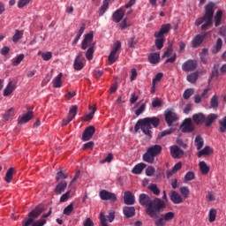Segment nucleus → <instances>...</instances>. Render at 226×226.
Listing matches in <instances>:
<instances>
[{
  "mask_svg": "<svg viewBox=\"0 0 226 226\" xmlns=\"http://www.w3.org/2000/svg\"><path fill=\"white\" fill-rule=\"evenodd\" d=\"M139 202L146 207V214L153 219H158L159 215L167 207L166 202L160 198L152 200L147 194L139 195Z\"/></svg>",
  "mask_w": 226,
  "mask_h": 226,
  "instance_id": "1",
  "label": "nucleus"
},
{
  "mask_svg": "<svg viewBox=\"0 0 226 226\" xmlns=\"http://www.w3.org/2000/svg\"><path fill=\"white\" fill-rule=\"evenodd\" d=\"M161 120L158 117H147L146 118H140L135 124L134 131L138 132L140 129L142 132L149 139L153 138L152 129L157 128L160 125ZM153 126V127H152Z\"/></svg>",
  "mask_w": 226,
  "mask_h": 226,
  "instance_id": "2",
  "label": "nucleus"
},
{
  "mask_svg": "<svg viewBox=\"0 0 226 226\" xmlns=\"http://www.w3.org/2000/svg\"><path fill=\"white\" fill-rule=\"evenodd\" d=\"M44 212L43 206H37L34 210H32L28 215L26 220L22 221V226H44L47 222L46 218L49 217L52 214V209H49L48 214L41 215V219L34 222V219L38 218Z\"/></svg>",
  "mask_w": 226,
  "mask_h": 226,
  "instance_id": "3",
  "label": "nucleus"
},
{
  "mask_svg": "<svg viewBox=\"0 0 226 226\" xmlns=\"http://www.w3.org/2000/svg\"><path fill=\"white\" fill-rule=\"evenodd\" d=\"M213 17H215V4L213 2H209L205 6V14L201 18H198L195 21V26H201V30L206 31L209 26H213Z\"/></svg>",
  "mask_w": 226,
  "mask_h": 226,
  "instance_id": "4",
  "label": "nucleus"
},
{
  "mask_svg": "<svg viewBox=\"0 0 226 226\" xmlns=\"http://www.w3.org/2000/svg\"><path fill=\"white\" fill-rule=\"evenodd\" d=\"M216 119H218V115L215 113H210L207 117H206L204 113H195L192 115V118L191 120H192L196 125L205 124L206 127H209L213 125Z\"/></svg>",
  "mask_w": 226,
  "mask_h": 226,
  "instance_id": "5",
  "label": "nucleus"
},
{
  "mask_svg": "<svg viewBox=\"0 0 226 226\" xmlns=\"http://www.w3.org/2000/svg\"><path fill=\"white\" fill-rule=\"evenodd\" d=\"M162 151V145H153L149 147L143 155V161L150 164L154 163L155 157L161 154Z\"/></svg>",
  "mask_w": 226,
  "mask_h": 226,
  "instance_id": "6",
  "label": "nucleus"
},
{
  "mask_svg": "<svg viewBox=\"0 0 226 226\" xmlns=\"http://www.w3.org/2000/svg\"><path fill=\"white\" fill-rule=\"evenodd\" d=\"M121 48H122L121 41H117L114 43V47L111 49V51H110V53H109V55L108 56V60H109L110 64H115L117 61L118 56L117 54L121 49Z\"/></svg>",
  "mask_w": 226,
  "mask_h": 226,
  "instance_id": "7",
  "label": "nucleus"
},
{
  "mask_svg": "<svg viewBox=\"0 0 226 226\" xmlns=\"http://www.w3.org/2000/svg\"><path fill=\"white\" fill-rule=\"evenodd\" d=\"M176 217L174 212H168L164 215H161V217L154 222L155 226H166L167 222L172 221Z\"/></svg>",
  "mask_w": 226,
  "mask_h": 226,
  "instance_id": "8",
  "label": "nucleus"
},
{
  "mask_svg": "<svg viewBox=\"0 0 226 226\" xmlns=\"http://www.w3.org/2000/svg\"><path fill=\"white\" fill-rule=\"evenodd\" d=\"M179 117L174 111H170V109H166L164 111V120L169 127L172 126L174 123L177 122Z\"/></svg>",
  "mask_w": 226,
  "mask_h": 226,
  "instance_id": "9",
  "label": "nucleus"
},
{
  "mask_svg": "<svg viewBox=\"0 0 226 226\" xmlns=\"http://www.w3.org/2000/svg\"><path fill=\"white\" fill-rule=\"evenodd\" d=\"M91 46L95 47V42H94V34H87L81 42V49L86 50L90 49Z\"/></svg>",
  "mask_w": 226,
  "mask_h": 226,
  "instance_id": "10",
  "label": "nucleus"
},
{
  "mask_svg": "<svg viewBox=\"0 0 226 226\" xmlns=\"http://www.w3.org/2000/svg\"><path fill=\"white\" fill-rule=\"evenodd\" d=\"M198 64L195 59H188L182 64V70L185 72H192L197 69Z\"/></svg>",
  "mask_w": 226,
  "mask_h": 226,
  "instance_id": "11",
  "label": "nucleus"
},
{
  "mask_svg": "<svg viewBox=\"0 0 226 226\" xmlns=\"http://www.w3.org/2000/svg\"><path fill=\"white\" fill-rule=\"evenodd\" d=\"M181 132L184 133H192L195 130V125L192 122V118H185L180 125Z\"/></svg>",
  "mask_w": 226,
  "mask_h": 226,
  "instance_id": "12",
  "label": "nucleus"
},
{
  "mask_svg": "<svg viewBox=\"0 0 226 226\" xmlns=\"http://www.w3.org/2000/svg\"><path fill=\"white\" fill-rule=\"evenodd\" d=\"M99 197L102 200H109L112 203H115L117 201V197L115 193L109 192L106 190H102L99 192Z\"/></svg>",
  "mask_w": 226,
  "mask_h": 226,
  "instance_id": "13",
  "label": "nucleus"
},
{
  "mask_svg": "<svg viewBox=\"0 0 226 226\" xmlns=\"http://www.w3.org/2000/svg\"><path fill=\"white\" fill-rule=\"evenodd\" d=\"M171 28H172V26L170 23L162 24L160 30L154 33V37L164 38V35L168 34L170 32Z\"/></svg>",
  "mask_w": 226,
  "mask_h": 226,
  "instance_id": "14",
  "label": "nucleus"
},
{
  "mask_svg": "<svg viewBox=\"0 0 226 226\" xmlns=\"http://www.w3.org/2000/svg\"><path fill=\"white\" fill-rule=\"evenodd\" d=\"M95 133V127L94 125H89L87 127L85 131L82 132V140L88 141L91 140Z\"/></svg>",
  "mask_w": 226,
  "mask_h": 226,
  "instance_id": "15",
  "label": "nucleus"
},
{
  "mask_svg": "<svg viewBox=\"0 0 226 226\" xmlns=\"http://www.w3.org/2000/svg\"><path fill=\"white\" fill-rule=\"evenodd\" d=\"M116 218V214L115 212H111L109 214V215L106 217L104 213H100V222L102 226H109L108 222H113Z\"/></svg>",
  "mask_w": 226,
  "mask_h": 226,
  "instance_id": "16",
  "label": "nucleus"
},
{
  "mask_svg": "<svg viewBox=\"0 0 226 226\" xmlns=\"http://www.w3.org/2000/svg\"><path fill=\"white\" fill-rule=\"evenodd\" d=\"M84 57H83V53H79L73 63V68L75 71H81L84 68Z\"/></svg>",
  "mask_w": 226,
  "mask_h": 226,
  "instance_id": "17",
  "label": "nucleus"
},
{
  "mask_svg": "<svg viewBox=\"0 0 226 226\" xmlns=\"http://www.w3.org/2000/svg\"><path fill=\"white\" fill-rule=\"evenodd\" d=\"M170 154L174 159H180L185 155V151L177 145H173V147H170Z\"/></svg>",
  "mask_w": 226,
  "mask_h": 226,
  "instance_id": "18",
  "label": "nucleus"
},
{
  "mask_svg": "<svg viewBox=\"0 0 226 226\" xmlns=\"http://www.w3.org/2000/svg\"><path fill=\"white\" fill-rule=\"evenodd\" d=\"M125 11L123 8L117 9L114 13L112 14V20L115 23H120L124 17Z\"/></svg>",
  "mask_w": 226,
  "mask_h": 226,
  "instance_id": "19",
  "label": "nucleus"
},
{
  "mask_svg": "<svg viewBox=\"0 0 226 226\" xmlns=\"http://www.w3.org/2000/svg\"><path fill=\"white\" fill-rule=\"evenodd\" d=\"M34 117V111H27V113H26V115H23V117H19L18 124H24L29 122Z\"/></svg>",
  "mask_w": 226,
  "mask_h": 226,
  "instance_id": "20",
  "label": "nucleus"
},
{
  "mask_svg": "<svg viewBox=\"0 0 226 226\" xmlns=\"http://www.w3.org/2000/svg\"><path fill=\"white\" fill-rule=\"evenodd\" d=\"M67 186V182L63 180L56 185V188L54 189V192L57 195H61L63 192H65Z\"/></svg>",
  "mask_w": 226,
  "mask_h": 226,
  "instance_id": "21",
  "label": "nucleus"
},
{
  "mask_svg": "<svg viewBox=\"0 0 226 226\" xmlns=\"http://www.w3.org/2000/svg\"><path fill=\"white\" fill-rule=\"evenodd\" d=\"M205 38H206V34H197L192 41V48H194V49L199 48L204 41Z\"/></svg>",
  "mask_w": 226,
  "mask_h": 226,
  "instance_id": "22",
  "label": "nucleus"
},
{
  "mask_svg": "<svg viewBox=\"0 0 226 226\" xmlns=\"http://www.w3.org/2000/svg\"><path fill=\"white\" fill-rule=\"evenodd\" d=\"M170 199L174 204L184 203L182 196L178 194L176 191L171 192V193L170 194Z\"/></svg>",
  "mask_w": 226,
  "mask_h": 226,
  "instance_id": "23",
  "label": "nucleus"
},
{
  "mask_svg": "<svg viewBox=\"0 0 226 226\" xmlns=\"http://www.w3.org/2000/svg\"><path fill=\"white\" fill-rule=\"evenodd\" d=\"M124 202L125 205L129 206L135 204V197L132 195L131 192H124Z\"/></svg>",
  "mask_w": 226,
  "mask_h": 226,
  "instance_id": "24",
  "label": "nucleus"
},
{
  "mask_svg": "<svg viewBox=\"0 0 226 226\" xmlns=\"http://www.w3.org/2000/svg\"><path fill=\"white\" fill-rule=\"evenodd\" d=\"M200 75V72H199V71L191 72V73L187 74L186 80L191 84H195V83H197V80L199 79Z\"/></svg>",
  "mask_w": 226,
  "mask_h": 226,
  "instance_id": "25",
  "label": "nucleus"
},
{
  "mask_svg": "<svg viewBox=\"0 0 226 226\" xmlns=\"http://www.w3.org/2000/svg\"><path fill=\"white\" fill-rule=\"evenodd\" d=\"M161 54L159 52L151 53L148 56V60L152 64H157L160 63Z\"/></svg>",
  "mask_w": 226,
  "mask_h": 226,
  "instance_id": "26",
  "label": "nucleus"
},
{
  "mask_svg": "<svg viewBox=\"0 0 226 226\" xmlns=\"http://www.w3.org/2000/svg\"><path fill=\"white\" fill-rule=\"evenodd\" d=\"M16 88V86L12 81H9L6 87L4 89V96L11 95Z\"/></svg>",
  "mask_w": 226,
  "mask_h": 226,
  "instance_id": "27",
  "label": "nucleus"
},
{
  "mask_svg": "<svg viewBox=\"0 0 226 226\" xmlns=\"http://www.w3.org/2000/svg\"><path fill=\"white\" fill-rule=\"evenodd\" d=\"M223 18V11L222 10H218L214 16L215 26L218 27L222 25V19Z\"/></svg>",
  "mask_w": 226,
  "mask_h": 226,
  "instance_id": "28",
  "label": "nucleus"
},
{
  "mask_svg": "<svg viewBox=\"0 0 226 226\" xmlns=\"http://www.w3.org/2000/svg\"><path fill=\"white\" fill-rule=\"evenodd\" d=\"M62 78H63V73L59 72L56 77H55L52 80L53 87L55 88H60L62 87Z\"/></svg>",
  "mask_w": 226,
  "mask_h": 226,
  "instance_id": "29",
  "label": "nucleus"
},
{
  "mask_svg": "<svg viewBox=\"0 0 226 226\" xmlns=\"http://www.w3.org/2000/svg\"><path fill=\"white\" fill-rule=\"evenodd\" d=\"M123 212L126 218H132L136 215L135 207H125Z\"/></svg>",
  "mask_w": 226,
  "mask_h": 226,
  "instance_id": "30",
  "label": "nucleus"
},
{
  "mask_svg": "<svg viewBox=\"0 0 226 226\" xmlns=\"http://www.w3.org/2000/svg\"><path fill=\"white\" fill-rule=\"evenodd\" d=\"M182 162H177V164L172 168L171 170H168L166 172L167 177L170 178V177H172L175 173H177L178 170L182 169Z\"/></svg>",
  "mask_w": 226,
  "mask_h": 226,
  "instance_id": "31",
  "label": "nucleus"
},
{
  "mask_svg": "<svg viewBox=\"0 0 226 226\" xmlns=\"http://www.w3.org/2000/svg\"><path fill=\"white\" fill-rule=\"evenodd\" d=\"M147 168V164H145V162H139L138 165H136L132 172L133 174H136V175H140L142 173V171L144 170V169Z\"/></svg>",
  "mask_w": 226,
  "mask_h": 226,
  "instance_id": "32",
  "label": "nucleus"
},
{
  "mask_svg": "<svg viewBox=\"0 0 226 226\" xmlns=\"http://www.w3.org/2000/svg\"><path fill=\"white\" fill-rule=\"evenodd\" d=\"M85 30H86V25L82 24V26H80V28L79 29V31L76 34V37L73 40L72 44L75 45L79 42V41L80 40V38H81L82 34H84Z\"/></svg>",
  "mask_w": 226,
  "mask_h": 226,
  "instance_id": "33",
  "label": "nucleus"
},
{
  "mask_svg": "<svg viewBox=\"0 0 226 226\" xmlns=\"http://www.w3.org/2000/svg\"><path fill=\"white\" fill-rule=\"evenodd\" d=\"M15 173V169L13 168H10L6 173H5V177H4V181L8 184L11 183V180L13 178V174Z\"/></svg>",
  "mask_w": 226,
  "mask_h": 226,
  "instance_id": "34",
  "label": "nucleus"
},
{
  "mask_svg": "<svg viewBox=\"0 0 226 226\" xmlns=\"http://www.w3.org/2000/svg\"><path fill=\"white\" fill-rule=\"evenodd\" d=\"M109 7V0H103L102 5L100 7L99 16L102 17L105 14Z\"/></svg>",
  "mask_w": 226,
  "mask_h": 226,
  "instance_id": "35",
  "label": "nucleus"
},
{
  "mask_svg": "<svg viewBox=\"0 0 226 226\" xmlns=\"http://www.w3.org/2000/svg\"><path fill=\"white\" fill-rule=\"evenodd\" d=\"M213 154V148H211V147H206L205 148H203L202 150H200V152H198V157L200 158L204 155H209Z\"/></svg>",
  "mask_w": 226,
  "mask_h": 226,
  "instance_id": "36",
  "label": "nucleus"
},
{
  "mask_svg": "<svg viewBox=\"0 0 226 226\" xmlns=\"http://www.w3.org/2000/svg\"><path fill=\"white\" fill-rule=\"evenodd\" d=\"M147 189L155 196H160L161 194V190L158 188V185L155 184L149 185Z\"/></svg>",
  "mask_w": 226,
  "mask_h": 226,
  "instance_id": "37",
  "label": "nucleus"
},
{
  "mask_svg": "<svg viewBox=\"0 0 226 226\" xmlns=\"http://www.w3.org/2000/svg\"><path fill=\"white\" fill-rule=\"evenodd\" d=\"M89 110H91L90 113L88 115H85V117H83V121L87 122V121H91L94 118V116L96 112V108L90 106Z\"/></svg>",
  "mask_w": 226,
  "mask_h": 226,
  "instance_id": "38",
  "label": "nucleus"
},
{
  "mask_svg": "<svg viewBox=\"0 0 226 226\" xmlns=\"http://www.w3.org/2000/svg\"><path fill=\"white\" fill-rule=\"evenodd\" d=\"M199 166L200 170L203 175H207V173H209V167L206 164L205 161H200Z\"/></svg>",
  "mask_w": 226,
  "mask_h": 226,
  "instance_id": "39",
  "label": "nucleus"
},
{
  "mask_svg": "<svg viewBox=\"0 0 226 226\" xmlns=\"http://www.w3.org/2000/svg\"><path fill=\"white\" fill-rule=\"evenodd\" d=\"M194 142L197 150L200 151V149H202V147H204V139L200 136H196Z\"/></svg>",
  "mask_w": 226,
  "mask_h": 226,
  "instance_id": "40",
  "label": "nucleus"
},
{
  "mask_svg": "<svg viewBox=\"0 0 226 226\" xmlns=\"http://www.w3.org/2000/svg\"><path fill=\"white\" fill-rule=\"evenodd\" d=\"M164 43H165L164 37H157V39H155V47L158 50H161L163 49Z\"/></svg>",
  "mask_w": 226,
  "mask_h": 226,
  "instance_id": "41",
  "label": "nucleus"
},
{
  "mask_svg": "<svg viewBox=\"0 0 226 226\" xmlns=\"http://www.w3.org/2000/svg\"><path fill=\"white\" fill-rule=\"evenodd\" d=\"M22 37H23V32L20 31V30H19V29H16V30H15V34H14V35L12 36V41H13L14 43H17V42H19V40L22 39Z\"/></svg>",
  "mask_w": 226,
  "mask_h": 226,
  "instance_id": "42",
  "label": "nucleus"
},
{
  "mask_svg": "<svg viewBox=\"0 0 226 226\" xmlns=\"http://www.w3.org/2000/svg\"><path fill=\"white\" fill-rule=\"evenodd\" d=\"M24 58H25V55L24 54H19L15 58L12 59L11 64L13 66H18L19 64H21V62L24 60Z\"/></svg>",
  "mask_w": 226,
  "mask_h": 226,
  "instance_id": "43",
  "label": "nucleus"
},
{
  "mask_svg": "<svg viewBox=\"0 0 226 226\" xmlns=\"http://www.w3.org/2000/svg\"><path fill=\"white\" fill-rule=\"evenodd\" d=\"M223 45V41L222 38H218L216 41V45L215 46V49L212 50V53L217 54L222 50V46Z\"/></svg>",
  "mask_w": 226,
  "mask_h": 226,
  "instance_id": "44",
  "label": "nucleus"
},
{
  "mask_svg": "<svg viewBox=\"0 0 226 226\" xmlns=\"http://www.w3.org/2000/svg\"><path fill=\"white\" fill-rule=\"evenodd\" d=\"M94 45H92L91 47H89L86 52V58L88 60V61H91L93 60L94 58Z\"/></svg>",
  "mask_w": 226,
  "mask_h": 226,
  "instance_id": "45",
  "label": "nucleus"
},
{
  "mask_svg": "<svg viewBox=\"0 0 226 226\" xmlns=\"http://www.w3.org/2000/svg\"><path fill=\"white\" fill-rule=\"evenodd\" d=\"M15 115L14 113V109L13 108H11L10 109H8L7 111H5V113L4 114L3 118L6 121H9L10 119H11V117H13Z\"/></svg>",
  "mask_w": 226,
  "mask_h": 226,
  "instance_id": "46",
  "label": "nucleus"
},
{
  "mask_svg": "<svg viewBox=\"0 0 226 226\" xmlns=\"http://www.w3.org/2000/svg\"><path fill=\"white\" fill-rule=\"evenodd\" d=\"M194 93H195V89L187 88L185 90V92L183 94V97L185 100H189L192 97V95H193Z\"/></svg>",
  "mask_w": 226,
  "mask_h": 226,
  "instance_id": "47",
  "label": "nucleus"
},
{
  "mask_svg": "<svg viewBox=\"0 0 226 226\" xmlns=\"http://www.w3.org/2000/svg\"><path fill=\"white\" fill-rule=\"evenodd\" d=\"M78 110H79L78 106H72V108L69 109L68 117L74 119L78 114Z\"/></svg>",
  "mask_w": 226,
  "mask_h": 226,
  "instance_id": "48",
  "label": "nucleus"
},
{
  "mask_svg": "<svg viewBox=\"0 0 226 226\" xmlns=\"http://www.w3.org/2000/svg\"><path fill=\"white\" fill-rule=\"evenodd\" d=\"M226 132V117L219 121V132L224 133Z\"/></svg>",
  "mask_w": 226,
  "mask_h": 226,
  "instance_id": "49",
  "label": "nucleus"
},
{
  "mask_svg": "<svg viewBox=\"0 0 226 226\" xmlns=\"http://www.w3.org/2000/svg\"><path fill=\"white\" fill-rule=\"evenodd\" d=\"M219 102H218V95H213V97L210 100V106L213 109H218L219 106Z\"/></svg>",
  "mask_w": 226,
  "mask_h": 226,
  "instance_id": "50",
  "label": "nucleus"
},
{
  "mask_svg": "<svg viewBox=\"0 0 226 226\" xmlns=\"http://www.w3.org/2000/svg\"><path fill=\"white\" fill-rule=\"evenodd\" d=\"M208 221L209 222H213L216 221V209H210L208 215Z\"/></svg>",
  "mask_w": 226,
  "mask_h": 226,
  "instance_id": "51",
  "label": "nucleus"
},
{
  "mask_svg": "<svg viewBox=\"0 0 226 226\" xmlns=\"http://www.w3.org/2000/svg\"><path fill=\"white\" fill-rule=\"evenodd\" d=\"M172 133H173V129H168L167 131H162L158 134L157 139H162L163 137H166L167 135H170Z\"/></svg>",
  "mask_w": 226,
  "mask_h": 226,
  "instance_id": "52",
  "label": "nucleus"
},
{
  "mask_svg": "<svg viewBox=\"0 0 226 226\" xmlns=\"http://www.w3.org/2000/svg\"><path fill=\"white\" fill-rule=\"evenodd\" d=\"M68 177H69L68 174H64L63 171H59L56 173V181L60 182V180L62 179H67Z\"/></svg>",
  "mask_w": 226,
  "mask_h": 226,
  "instance_id": "53",
  "label": "nucleus"
},
{
  "mask_svg": "<svg viewBox=\"0 0 226 226\" xmlns=\"http://www.w3.org/2000/svg\"><path fill=\"white\" fill-rule=\"evenodd\" d=\"M207 56V49H203L202 52L200 53V60L204 64H207V58L206 57Z\"/></svg>",
  "mask_w": 226,
  "mask_h": 226,
  "instance_id": "54",
  "label": "nucleus"
},
{
  "mask_svg": "<svg viewBox=\"0 0 226 226\" xmlns=\"http://www.w3.org/2000/svg\"><path fill=\"white\" fill-rule=\"evenodd\" d=\"M73 207H74V205L73 203L68 205L64 209V215L69 216L71 215V214L72 213L73 211Z\"/></svg>",
  "mask_w": 226,
  "mask_h": 226,
  "instance_id": "55",
  "label": "nucleus"
},
{
  "mask_svg": "<svg viewBox=\"0 0 226 226\" xmlns=\"http://www.w3.org/2000/svg\"><path fill=\"white\" fill-rule=\"evenodd\" d=\"M162 106V101L156 97L154 100L152 101V107L153 108H160Z\"/></svg>",
  "mask_w": 226,
  "mask_h": 226,
  "instance_id": "56",
  "label": "nucleus"
},
{
  "mask_svg": "<svg viewBox=\"0 0 226 226\" xmlns=\"http://www.w3.org/2000/svg\"><path fill=\"white\" fill-rule=\"evenodd\" d=\"M53 55L51 51H47V52H43L41 53V58L44 61H49L52 58Z\"/></svg>",
  "mask_w": 226,
  "mask_h": 226,
  "instance_id": "57",
  "label": "nucleus"
},
{
  "mask_svg": "<svg viewBox=\"0 0 226 226\" xmlns=\"http://www.w3.org/2000/svg\"><path fill=\"white\" fill-rule=\"evenodd\" d=\"M179 192L182 194V196L185 198H188L190 195V190L188 187H181Z\"/></svg>",
  "mask_w": 226,
  "mask_h": 226,
  "instance_id": "58",
  "label": "nucleus"
},
{
  "mask_svg": "<svg viewBox=\"0 0 226 226\" xmlns=\"http://www.w3.org/2000/svg\"><path fill=\"white\" fill-rule=\"evenodd\" d=\"M156 170L154 167L153 166H149L147 170H146V175L147 177H153L155 173Z\"/></svg>",
  "mask_w": 226,
  "mask_h": 226,
  "instance_id": "59",
  "label": "nucleus"
},
{
  "mask_svg": "<svg viewBox=\"0 0 226 226\" xmlns=\"http://www.w3.org/2000/svg\"><path fill=\"white\" fill-rule=\"evenodd\" d=\"M162 78H163V73L158 72L156 73L155 77L153 79L152 83H154V85H156V83L161 81Z\"/></svg>",
  "mask_w": 226,
  "mask_h": 226,
  "instance_id": "60",
  "label": "nucleus"
},
{
  "mask_svg": "<svg viewBox=\"0 0 226 226\" xmlns=\"http://www.w3.org/2000/svg\"><path fill=\"white\" fill-rule=\"evenodd\" d=\"M31 2V0H19L18 1V8L22 9L25 6H26L29 3Z\"/></svg>",
  "mask_w": 226,
  "mask_h": 226,
  "instance_id": "61",
  "label": "nucleus"
},
{
  "mask_svg": "<svg viewBox=\"0 0 226 226\" xmlns=\"http://www.w3.org/2000/svg\"><path fill=\"white\" fill-rule=\"evenodd\" d=\"M70 195H71V191H68L67 192H65L64 195L61 196L60 202L64 203L70 199Z\"/></svg>",
  "mask_w": 226,
  "mask_h": 226,
  "instance_id": "62",
  "label": "nucleus"
},
{
  "mask_svg": "<svg viewBox=\"0 0 226 226\" xmlns=\"http://www.w3.org/2000/svg\"><path fill=\"white\" fill-rule=\"evenodd\" d=\"M185 179L186 181H192V180L195 179V174H193V172H188L185 175Z\"/></svg>",
  "mask_w": 226,
  "mask_h": 226,
  "instance_id": "63",
  "label": "nucleus"
},
{
  "mask_svg": "<svg viewBox=\"0 0 226 226\" xmlns=\"http://www.w3.org/2000/svg\"><path fill=\"white\" fill-rule=\"evenodd\" d=\"M83 226H94V223L92 219L87 218L83 222Z\"/></svg>",
  "mask_w": 226,
  "mask_h": 226,
  "instance_id": "64",
  "label": "nucleus"
}]
</instances>
